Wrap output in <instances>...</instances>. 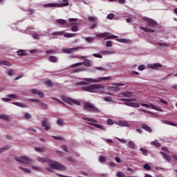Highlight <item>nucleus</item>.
I'll use <instances>...</instances> for the list:
<instances>
[{"mask_svg": "<svg viewBox=\"0 0 177 177\" xmlns=\"http://www.w3.org/2000/svg\"><path fill=\"white\" fill-rule=\"evenodd\" d=\"M122 102H125L124 104L126 106H129L130 107H140V106H142V107H147V109H153V110H156V111H161V109L157 107L154 104H147L145 103H136V102H136V98H131V99H125V98H122L120 99Z\"/></svg>", "mask_w": 177, "mask_h": 177, "instance_id": "obj_1", "label": "nucleus"}, {"mask_svg": "<svg viewBox=\"0 0 177 177\" xmlns=\"http://www.w3.org/2000/svg\"><path fill=\"white\" fill-rule=\"evenodd\" d=\"M37 160L40 162H48L51 169H57L58 171H66V169L64 165L53 160H48V158L38 157Z\"/></svg>", "mask_w": 177, "mask_h": 177, "instance_id": "obj_2", "label": "nucleus"}, {"mask_svg": "<svg viewBox=\"0 0 177 177\" xmlns=\"http://www.w3.org/2000/svg\"><path fill=\"white\" fill-rule=\"evenodd\" d=\"M82 120H84V121H88V122H86V124H88V125H91V127H95V128L102 129V131H106V127L97 124V120L95 119L89 118L86 117H82Z\"/></svg>", "mask_w": 177, "mask_h": 177, "instance_id": "obj_3", "label": "nucleus"}, {"mask_svg": "<svg viewBox=\"0 0 177 177\" xmlns=\"http://www.w3.org/2000/svg\"><path fill=\"white\" fill-rule=\"evenodd\" d=\"M84 109L90 113H100V109L89 102L84 103Z\"/></svg>", "mask_w": 177, "mask_h": 177, "instance_id": "obj_4", "label": "nucleus"}, {"mask_svg": "<svg viewBox=\"0 0 177 177\" xmlns=\"http://www.w3.org/2000/svg\"><path fill=\"white\" fill-rule=\"evenodd\" d=\"M103 88V86L100 85V84H92L88 86H83L82 88V91H84L86 92H96V91H97V89H100Z\"/></svg>", "mask_w": 177, "mask_h": 177, "instance_id": "obj_5", "label": "nucleus"}, {"mask_svg": "<svg viewBox=\"0 0 177 177\" xmlns=\"http://www.w3.org/2000/svg\"><path fill=\"white\" fill-rule=\"evenodd\" d=\"M15 160L18 162H21V164H25L26 165H31L32 164V160L26 156L15 158Z\"/></svg>", "mask_w": 177, "mask_h": 177, "instance_id": "obj_6", "label": "nucleus"}, {"mask_svg": "<svg viewBox=\"0 0 177 177\" xmlns=\"http://www.w3.org/2000/svg\"><path fill=\"white\" fill-rule=\"evenodd\" d=\"M62 100L65 102V103H68V104H76L77 106H80L81 105V102H80V101L77 100H74L71 97H66L64 95H62Z\"/></svg>", "mask_w": 177, "mask_h": 177, "instance_id": "obj_7", "label": "nucleus"}, {"mask_svg": "<svg viewBox=\"0 0 177 177\" xmlns=\"http://www.w3.org/2000/svg\"><path fill=\"white\" fill-rule=\"evenodd\" d=\"M97 37H100V38H104V39H115V38H118V37L114 35H110V33L107 32L97 35Z\"/></svg>", "mask_w": 177, "mask_h": 177, "instance_id": "obj_8", "label": "nucleus"}, {"mask_svg": "<svg viewBox=\"0 0 177 177\" xmlns=\"http://www.w3.org/2000/svg\"><path fill=\"white\" fill-rule=\"evenodd\" d=\"M161 156H162L163 158L167 161V162H171L172 161V158L177 161V153H173L171 157L169 155H167L165 152H160Z\"/></svg>", "mask_w": 177, "mask_h": 177, "instance_id": "obj_9", "label": "nucleus"}, {"mask_svg": "<svg viewBox=\"0 0 177 177\" xmlns=\"http://www.w3.org/2000/svg\"><path fill=\"white\" fill-rule=\"evenodd\" d=\"M83 64H84V66H86V67H90L91 62L88 59H84V62H79V63L74 64L71 65V67H72V68L80 67V66H83Z\"/></svg>", "mask_w": 177, "mask_h": 177, "instance_id": "obj_10", "label": "nucleus"}, {"mask_svg": "<svg viewBox=\"0 0 177 177\" xmlns=\"http://www.w3.org/2000/svg\"><path fill=\"white\" fill-rule=\"evenodd\" d=\"M106 80H110V77H100V78H98V80L92 79V78H84V80L86 81L87 82H99V81Z\"/></svg>", "mask_w": 177, "mask_h": 177, "instance_id": "obj_11", "label": "nucleus"}, {"mask_svg": "<svg viewBox=\"0 0 177 177\" xmlns=\"http://www.w3.org/2000/svg\"><path fill=\"white\" fill-rule=\"evenodd\" d=\"M145 21H147L149 27L153 28L157 26V22L152 19L148 17H143Z\"/></svg>", "mask_w": 177, "mask_h": 177, "instance_id": "obj_12", "label": "nucleus"}, {"mask_svg": "<svg viewBox=\"0 0 177 177\" xmlns=\"http://www.w3.org/2000/svg\"><path fill=\"white\" fill-rule=\"evenodd\" d=\"M41 126L44 128L45 131L50 129V124H49L48 119H44L41 122Z\"/></svg>", "mask_w": 177, "mask_h": 177, "instance_id": "obj_13", "label": "nucleus"}, {"mask_svg": "<svg viewBox=\"0 0 177 177\" xmlns=\"http://www.w3.org/2000/svg\"><path fill=\"white\" fill-rule=\"evenodd\" d=\"M78 49H80V47H75L72 48H64L62 49V52L64 53L71 54V53H73L74 51L78 50Z\"/></svg>", "mask_w": 177, "mask_h": 177, "instance_id": "obj_14", "label": "nucleus"}, {"mask_svg": "<svg viewBox=\"0 0 177 177\" xmlns=\"http://www.w3.org/2000/svg\"><path fill=\"white\" fill-rule=\"evenodd\" d=\"M101 55H103L104 56H107L110 55H114L115 54V51L114 50H102L100 52Z\"/></svg>", "mask_w": 177, "mask_h": 177, "instance_id": "obj_15", "label": "nucleus"}, {"mask_svg": "<svg viewBox=\"0 0 177 177\" xmlns=\"http://www.w3.org/2000/svg\"><path fill=\"white\" fill-rule=\"evenodd\" d=\"M119 127H131V124L127 120H120L118 122Z\"/></svg>", "mask_w": 177, "mask_h": 177, "instance_id": "obj_16", "label": "nucleus"}, {"mask_svg": "<svg viewBox=\"0 0 177 177\" xmlns=\"http://www.w3.org/2000/svg\"><path fill=\"white\" fill-rule=\"evenodd\" d=\"M32 93H34L35 95H38V96H39V97H45V94L44 93V92H41L37 89L32 90Z\"/></svg>", "mask_w": 177, "mask_h": 177, "instance_id": "obj_17", "label": "nucleus"}, {"mask_svg": "<svg viewBox=\"0 0 177 177\" xmlns=\"http://www.w3.org/2000/svg\"><path fill=\"white\" fill-rule=\"evenodd\" d=\"M142 129H144L147 132H149L150 133H151V132H153V129H151V127L147 126V124H142Z\"/></svg>", "mask_w": 177, "mask_h": 177, "instance_id": "obj_18", "label": "nucleus"}, {"mask_svg": "<svg viewBox=\"0 0 177 177\" xmlns=\"http://www.w3.org/2000/svg\"><path fill=\"white\" fill-rule=\"evenodd\" d=\"M62 3L58 4V8H64V6H68L70 5L68 0H62Z\"/></svg>", "mask_w": 177, "mask_h": 177, "instance_id": "obj_19", "label": "nucleus"}, {"mask_svg": "<svg viewBox=\"0 0 177 177\" xmlns=\"http://www.w3.org/2000/svg\"><path fill=\"white\" fill-rule=\"evenodd\" d=\"M44 8H55L57 6L59 8L58 3H46L43 5Z\"/></svg>", "mask_w": 177, "mask_h": 177, "instance_id": "obj_20", "label": "nucleus"}, {"mask_svg": "<svg viewBox=\"0 0 177 177\" xmlns=\"http://www.w3.org/2000/svg\"><path fill=\"white\" fill-rule=\"evenodd\" d=\"M141 30H142V31H145V32H154L155 30L151 29V28H146V27H143L142 26L140 28Z\"/></svg>", "mask_w": 177, "mask_h": 177, "instance_id": "obj_21", "label": "nucleus"}, {"mask_svg": "<svg viewBox=\"0 0 177 177\" xmlns=\"http://www.w3.org/2000/svg\"><path fill=\"white\" fill-rule=\"evenodd\" d=\"M12 104L18 106V107H21L22 109H26V107H27V105L26 104H23L21 102H12Z\"/></svg>", "mask_w": 177, "mask_h": 177, "instance_id": "obj_22", "label": "nucleus"}, {"mask_svg": "<svg viewBox=\"0 0 177 177\" xmlns=\"http://www.w3.org/2000/svg\"><path fill=\"white\" fill-rule=\"evenodd\" d=\"M7 66L8 67H10L12 66V64H10V62H8V61H1L0 62V66Z\"/></svg>", "mask_w": 177, "mask_h": 177, "instance_id": "obj_23", "label": "nucleus"}, {"mask_svg": "<svg viewBox=\"0 0 177 177\" xmlns=\"http://www.w3.org/2000/svg\"><path fill=\"white\" fill-rule=\"evenodd\" d=\"M160 67H162V66L160 64H153L152 65H149V68H160Z\"/></svg>", "mask_w": 177, "mask_h": 177, "instance_id": "obj_24", "label": "nucleus"}, {"mask_svg": "<svg viewBox=\"0 0 177 177\" xmlns=\"http://www.w3.org/2000/svg\"><path fill=\"white\" fill-rule=\"evenodd\" d=\"M128 147H129V149H132L133 150L136 147V144H135V142L133 141H129Z\"/></svg>", "mask_w": 177, "mask_h": 177, "instance_id": "obj_25", "label": "nucleus"}, {"mask_svg": "<svg viewBox=\"0 0 177 177\" xmlns=\"http://www.w3.org/2000/svg\"><path fill=\"white\" fill-rule=\"evenodd\" d=\"M0 119L4 120V121H10V118L6 115L0 114Z\"/></svg>", "mask_w": 177, "mask_h": 177, "instance_id": "obj_26", "label": "nucleus"}, {"mask_svg": "<svg viewBox=\"0 0 177 177\" xmlns=\"http://www.w3.org/2000/svg\"><path fill=\"white\" fill-rule=\"evenodd\" d=\"M49 61L51 62V63H57V57H56V56L51 55L49 57Z\"/></svg>", "mask_w": 177, "mask_h": 177, "instance_id": "obj_27", "label": "nucleus"}, {"mask_svg": "<svg viewBox=\"0 0 177 177\" xmlns=\"http://www.w3.org/2000/svg\"><path fill=\"white\" fill-rule=\"evenodd\" d=\"M57 23L58 24H61L62 26H66V24H67V21L64 19H57Z\"/></svg>", "mask_w": 177, "mask_h": 177, "instance_id": "obj_28", "label": "nucleus"}, {"mask_svg": "<svg viewBox=\"0 0 177 177\" xmlns=\"http://www.w3.org/2000/svg\"><path fill=\"white\" fill-rule=\"evenodd\" d=\"M18 56H26L27 53H26V50H20L17 52Z\"/></svg>", "mask_w": 177, "mask_h": 177, "instance_id": "obj_29", "label": "nucleus"}, {"mask_svg": "<svg viewBox=\"0 0 177 177\" xmlns=\"http://www.w3.org/2000/svg\"><path fill=\"white\" fill-rule=\"evenodd\" d=\"M57 125H59V127H64V120L62 119H58L57 120Z\"/></svg>", "mask_w": 177, "mask_h": 177, "instance_id": "obj_30", "label": "nucleus"}, {"mask_svg": "<svg viewBox=\"0 0 177 177\" xmlns=\"http://www.w3.org/2000/svg\"><path fill=\"white\" fill-rule=\"evenodd\" d=\"M19 169L23 171L24 172H26V174H31V170L28 169H26L24 167H22L21 166L19 167Z\"/></svg>", "mask_w": 177, "mask_h": 177, "instance_id": "obj_31", "label": "nucleus"}, {"mask_svg": "<svg viewBox=\"0 0 177 177\" xmlns=\"http://www.w3.org/2000/svg\"><path fill=\"white\" fill-rule=\"evenodd\" d=\"M140 150L142 153L143 156H148L149 151H147L146 149L140 148Z\"/></svg>", "mask_w": 177, "mask_h": 177, "instance_id": "obj_32", "label": "nucleus"}, {"mask_svg": "<svg viewBox=\"0 0 177 177\" xmlns=\"http://www.w3.org/2000/svg\"><path fill=\"white\" fill-rule=\"evenodd\" d=\"M122 95L124 97H132V93H122Z\"/></svg>", "mask_w": 177, "mask_h": 177, "instance_id": "obj_33", "label": "nucleus"}, {"mask_svg": "<svg viewBox=\"0 0 177 177\" xmlns=\"http://www.w3.org/2000/svg\"><path fill=\"white\" fill-rule=\"evenodd\" d=\"M11 146L10 145H6V147L1 148L0 149V153H3V151H5V150H8L9 149H10Z\"/></svg>", "mask_w": 177, "mask_h": 177, "instance_id": "obj_34", "label": "nucleus"}, {"mask_svg": "<svg viewBox=\"0 0 177 177\" xmlns=\"http://www.w3.org/2000/svg\"><path fill=\"white\" fill-rule=\"evenodd\" d=\"M164 124H167V125H171L172 127H177V124L169 121H162Z\"/></svg>", "mask_w": 177, "mask_h": 177, "instance_id": "obj_35", "label": "nucleus"}, {"mask_svg": "<svg viewBox=\"0 0 177 177\" xmlns=\"http://www.w3.org/2000/svg\"><path fill=\"white\" fill-rule=\"evenodd\" d=\"M47 55H55L56 53V50L50 49L46 51Z\"/></svg>", "mask_w": 177, "mask_h": 177, "instance_id": "obj_36", "label": "nucleus"}, {"mask_svg": "<svg viewBox=\"0 0 177 177\" xmlns=\"http://www.w3.org/2000/svg\"><path fill=\"white\" fill-rule=\"evenodd\" d=\"M68 20L71 24H75V22L78 21V19L77 18H69Z\"/></svg>", "mask_w": 177, "mask_h": 177, "instance_id": "obj_37", "label": "nucleus"}, {"mask_svg": "<svg viewBox=\"0 0 177 177\" xmlns=\"http://www.w3.org/2000/svg\"><path fill=\"white\" fill-rule=\"evenodd\" d=\"M36 151H38L39 153H44V151H45V148L44 147H35V148Z\"/></svg>", "mask_w": 177, "mask_h": 177, "instance_id": "obj_38", "label": "nucleus"}, {"mask_svg": "<svg viewBox=\"0 0 177 177\" xmlns=\"http://www.w3.org/2000/svg\"><path fill=\"white\" fill-rule=\"evenodd\" d=\"M159 46H166V48H169V44L164 42H159L157 44Z\"/></svg>", "mask_w": 177, "mask_h": 177, "instance_id": "obj_39", "label": "nucleus"}, {"mask_svg": "<svg viewBox=\"0 0 177 177\" xmlns=\"http://www.w3.org/2000/svg\"><path fill=\"white\" fill-rule=\"evenodd\" d=\"M14 73H15V71L13 69H12V68H10L8 71V75H10V77H13Z\"/></svg>", "mask_w": 177, "mask_h": 177, "instance_id": "obj_40", "label": "nucleus"}, {"mask_svg": "<svg viewBox=\"0 0 177 177\" xmlns=\"http://www.w3.org/2000/svg\"><path fill=\"white\" fill-rule=\"evenodd\" d=\"M151 145H152V146H156V147H160V146H161V144L160 142H157L156 141L151 142Z\"/></svg>", "mask_w": 177, "mask_h": 177, "instance_id": "obj_41", "label": "nucleus"}, {"mask_svg": "<svg viewBox=\"0 0 177 177\" xmlns=\"http://www.w3.org/2000/svg\"><path fill=\"white\" fill-rule=\"evenodd\" d=\"M114 17H115V15L113 13H110L107 15V19H109V20H113Z\"/></svg>", "mask_w": 177, "mask_h": 177, "instance_id": "obj_42", "label": "nucleus"}, {"mask_svg": "<svg viewBox=\"0 0 177 177\" xmlns=\"http://www.w3.org/2000/svg\"><path fill=\"white\" fill-rule=\"evenodd\" d=\"M8 97H11L12 99H17L19 96L16 94H10L7 95Z\"/></svg>", "mask_w": 177, "mask_h": 177, "instance_id": "obj_43", "label": "nucleus"}, {"mask_svg": "<svg viewBox=\"0 0 177 177\" xmlns=\"http://www.w3.org/2000/svg\"><path fill=\"white\" fill-rule=\"evenodd\" d=\"M111 46H113V41H106V48H111Z\"/></svg>", "mask_w": 177, "mask_h": 177, "instance_id": "obj_44", "label": "nucleus"}, {"mask_svg": "<svg viewBox=\"0 0 177 177\" xmlns=\"http://www.w3.org/2000/svg\"><path fill=\"white\" fill-rule=\"evenodd\" d=\"M64 37H65V38H72V37H74V34L66 33L65 35H64Z\"/></svg>", "mask_w": 177, "mask_h": 177, "instance_id": "obj_45", "label": "nucleus"}, {"mask_svg": "<svg viewBox=\"0 0 177 177\" xmlns=\"http://www.w3.org/2000/svg\"><path fill=\"white\" fill-rule=\"evenodd\" d=\"M144 168L145 169H147V171H150V169H151V167H150V165H149L148 163L144 165Z\"/></svg>", "mask_w": 177, "mask_h": 177, "instance_id": "obj_46", "label": "nucleus"}, {"mask_svg": "<svg viewBox=\"0 0 177 177\" xmlns=\"http://www.w3.org/2000/svg\"><path fill=\"white\" fill-rule=\"evenodd\" d=\"M106 158L104 156H100L99 161L100 162H106Z\"/></svg>", "mask_w": 177, "mask_h": 177, "instance_id": "obj_47", "label": "nucleus"}, {"mask_svg": "<svg viewBox=\"0 0 177 177\" xmlns=\"http://www.w3.org/2000/svg\"><path fill=\"white\" fill-rule=\"evenodd\" d=\"M46 85H48V86H53V83L50 80H47L45 82Z\"/></svg>", "mask_w": 177, "mask_h": 177, "instance_id": "obj_48", "label": "nucleus"}, {"mask_svg": "<svg viewBox=\"0 0 177 177\" xmlns=\"http://www.w3.org/2000/svg\"><path fill=\"white\" fill-rule=\"evenodd\" d=\"M146 69V66L145 65H140L138 68V70L140 71H143V70Z\"/></svg>", "mask_w": 177, "mask_h": 177, "instance_id": "obj_49", "label": "nucleus"}, {"mask_svg": "<svg viewBox=\"0 0 177 177\" xmlns=\"http://www.w3.org/2000/svg\"><path fill=\"white\" fill-rule=\"evenodd\" d=\"M89 21H92V23L96 22V18L95 17H88Z\"/></svg>", "mask_w": 177, "mask_h": 177, "instance_id": "obj_50", "label": "nucleus"}, {"mask_svg": "<svg viewBox=\"0 0 177 177\" xmlns=\"http://www.w3.org/2000/svg\"><path fill=\"white\" fill-rule=\"evenodd\" d=\"M71 30L73 32H75L78 31V26H73L71 28Z\"/></svg>", "mask_w": 177, "mask_h": 177, "instance_id": "obj_51", "label": "nucleus"}, {"mask_svg": "<svg viewBox=\"0 0 177 177\" xmlns=\"http://www.w3.org/2000/svg\"><path fill=\"white\" fill-rule=\"evenodd\" d=\"M53 139H55L56 140H64L63 137H60V136H53Z\"/></svg>", "mask_w": 177, "mask_h": 177, "instance_id": "obj_52", "label": "nucleus"}, {"mask_svg": "<svg viewBox=\"0 0 177 177\" xmlns=\"http://www.w3.org/2000/svg\"><path fill=\"white\" fill-rule=\"evenodd\" d=\"M104 100H105V102H113L111 97H104Z\"/></svg>", "mask_w": 177, "mask_h": 177, "instance_id": "obj_53", "label": "nucleus"}, {"mask_svg": "<svg viewBox=\"0 0 177 177\" xmlns=\"http://www.w3.org/2000/svg\"><path fill=\"white\" fill-rule=\"evenodd\" d=\"M117 176L118 177H125V174L124 173L119 171L117 173Z\"/></svg>", "mask_w": 177, "mask_h": 177, "instance_id": "obj_54", "label": "nucleus"}, {"mask_svg": "<svg viewBox=\"0 0 177 177\" xmlns=\"http://www.w3.org/2000/svg\"><path fill=\"white\" fill-rule=\"evenodd\" d=\"M62 149L63 150H64V151H66V153L68 152V147H67V146L66 145H62Z\"/></svg>", "mask_w": 177, "mask_h": 177, "instance_id": "obj_55", "label": "nucleus"}, {"mask_svg": "<svg viewBox=\"0 0 177 177\" xmlns=\"http://www.w3.org/2000/svg\"><path fill=\"white\" fill-rule=\"evenodd\" d=\"M32 169L35 171H41V167H37V166H32Z\"/></svg>", "mask_w": 177, "mask_h": 177, "instance_id": "obj_56", "label": "nucleus"}, {"mask_svg": "<svg viewBox=\"0 0 177 177\" xmlns=\"http://www.w3.org/2000/svg\"><path fill=\"white\" fill-rule=\"evenodd\" d=\"M63 32H54L52 33V35H62Z\"/></svg>", "mask_w": 177, "mask_h": 177, "instance_id": "obj_57", "label": "nucleus"}, {"mask_svg": "<svg viewBox=\"0 0 177 177\" xmlns=\"http://www.w3.org/2000/svg\"><path fill=\"white\" fill-rule=\"evenodd\" d=\"M41 107H42V109H44L45 110H46V109H48V104L41 103Z\"/></svg>", "mask_w": 177, "mask_h": 177, "instance_id": "obj_58", "label": "nucleus"}, {"mask_svg": "<svg viewBox=\"0 0 177 177\" xmlns=\"http://www.w3.org/2000/svg\"><path fill=\"white\" fill-rule=\"evenodd\" d=\"M93 56H94V57H97L98 59H102V57H103L100 54H93Z\"/></svg>", "mask_w": 177, "mask_h": 177, "instance_id": "obj_59", "label": "nucleus"}, {"mask_svg": "<svg viewBox=\"0 0 177 177\" xmlns=\"http://www.w3.org/2000/svg\"><path fill=\"white\" fill-rule=\"evenodd\" d=\"M113 124H114V122H113V120H111V119H108V120H107V124H108V125H113Z\"/></svg>", "mask_w": 177, "mask_h": 177, "instance_id": "obj_60", "label": "nucleus"}, {"mask_svg": "<svg viewBox=\"0 0 177 177\" xmlns=\"http://www.w3.org/2000/svg\"><path fill=\"white\" fill-rule=\"evenodd\" d=\"M25 118H26V120H31V114L30 113H26L25 115Z\"/></svg>", "mask_w": 177, "mask_h": 177, "instance_id": "obj_61", "label": "nucleus"}, {"mask_svg": "<svg viewBox=\"0 0 177 177\" xmlns=\"http://www.w3.org/2000/svg\"><path fill=\"white\" fill-rule=\"evenodd\" d=\"M160 103H162L163 104H165V106H168V102H167V101H165L162 99H160Z\"/></svg>", "mask_w": 177, "mask_h": 177, "instance_id": "obj_62", "label": "nucleus"}, {"mask_svg": "<svg viewBox=\"0 0 177 177\" xmlns=\"http://www.w3.org/2000/svg\"><path fill=\"white\" fill-rule=\"evenodd\" d=\"M85 39L87 42H92L93 41V38L92 37H86Z\"/></svg>", "mask_w": 177, "mask_h": 177, "instance_id": "obj_63", "label": "nucleus"}, {"mask_svg": "<svg viewBox=\"0 0 177 177\" xmlns=\"http://www.w3.org/2000/svg\"><path fill=\"white\" fill-rule=\"evenodd\" d=\"M1 100L3 102H10V101H12V99H10V98H1Z\"/></svg>", "mask_w": 177, "mask_h": 177, "instance_id": "obj_64", "label": "nucleus"}]
</instances>
